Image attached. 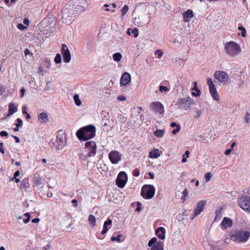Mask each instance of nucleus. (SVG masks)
Segmentation results:
<instances>
[{
    "label": "nucleus",
    "instance_id": "54",
    "mask_svg": "<svg viewBox=\"0 0 250 250\" xmlns=\"http://www.w3.org/2000/svg\"><path fill=\"white\" fill-rule=\"evenodd\" d=\"M25 56L27 57L28 55L32 54L30 51L28 49H26L24 51Z\"/></svg>",
    "mask_w": 250,
    "mask_h": 250
},
{
    "label": "nucleus",
    "instance_id": "25",
    "mask_svg": "<svg viewBox=\"0 0 250 250\" xmlns=\"http://www.w3.org/2000/svg\"><path fill=\"white\" fill-rule=\"evenodd\" d=\"M192 90H195V92H191V95L193 96L197 97L200 95V90L197 87V83L196 82H194V86L192 88Z\"/></svg>",
    "mask_w": 250,
    "mask_h": 250
},
{
    "label": "nucleus",
    "instance_id": "38",
    "mask_svg": "<svg viewBox=\"0 0 250 250\" xmlns=\"http://www.w3.org/2000/svg\"><path fill=\"white\" fill-rule=\"evenodd\" d=\"M157 239L156 237L151 238L148 243V246L149 247H152L153 245L157 244Z\"/></svg>",
    "mask_w": 250,
    "mask_h": 250
},
{
    "label": "nucleus",
    "instance_id": "9",
    "mask_svg": "<svg viewBox=\"0 0 250 250\" xmlns=\"http://www.w3.org/2000/svg\"><path fill=\"white\" fill-rule=\"evenodd\" d=\"M214 77L219 82L223 83H227L229 78L228 74L226 72L221 70L215 71Z\"/></svg>",
    "mask_w": 250,
    "mask_h": 250
},
{
    "label": "nucleus",
    "instance_id": "37",
    "mask_svg": "<svg viewBox=\"0 0 250 250\" xmlns=\"http://www.w3.org/2000/svg\"><path fill=\"white\" fill-rule=\"evenodd\" d=\"M55 62L57 63H60L62 62V57L60 54L58 53L56 54L55 59H54Z\"/></svg>",
    "mask_w": 250,
    "mask_h": 250
},
{
    "label": "nucleus",
    "instance_id": "57",
    "mask_svg": "<svg viewBox=\"0 0 250 250\" xmlns=\"http://www.w3.org/2000/svg\"><path fill=\"white\" fill-rule=\"evenodd\" d=\"M23 23L25 25H26L27 27L29 23V21L28 19H27V18H25L23 20Z\"/></svg>",
    "mask_w": 250,
    "mask_h": 250
},
{
    "label": "nucleus",
    "instance_id": "51",
    "mask_svg": "<svg viewBox=\"0 0 250 250\" xmlns=\"http://www.w3.org/2000/svg\"><path fill=\"white\" fill-rule=\"evenodd\" d=\"M192 17H183V21L184 22H188Z\"/></svg>",
    "mask_w": 250,
    "mask_h": 250
},
{
    "label": "nucleus",
    "instance_id": "60",
    "mask_svg": "<svg viewBox=\"0 0 250 250\" xmlns=\"http://www.w3.org/2000/svg\"><path fill=\"white\" fill-rule=\"evenodd\" d=\"M139 174H140V172H139V170H135L133 171V175L134 176L137 177L139 175Z\"/></svg>",
    "mask_w": 250,
    "mask_h": 250
},
{
    "label": "nucleus",
    "instance_id": "8",
    "mask_svg": "<svg viewBox=\"0 0 250 250\" xmlns=\"http://www.w3.org/2000/svg\"><path fill=\"white\" fill-rule=\"evenodd\" d=\"M207 82L208 86L209 92L213 99L215 101H218L219 100V95L212 80L210 78H208Z\"/></svg>",
    "mask_w": 250,
    "mask_h": 250
},
{
    "label": "nucleus",
    "instance_id": "12",
    "mask_svg": "<svg viewBox=\"0 0 250 250\" xmlns=\"http://www.w3.org/2000/svg\"><path fill=\"white\" fill-rule=\"evenodd\" d=\"M61 53L63 57L64 62L69 63L71 60V53L66 44H62L61 49Z\"/></svg>",
    "mask_w": 250,
    "mask_h": 250
},
{
    "label": "nucleus",
    "instance_id": "1",
    "mask_svg": "<svg viewBox=\"0 0 250 250\" xmlns=\"http://www.w3.org/2000/svg\"><path fill=\"white\" fill-rule=\"evenodd\" d=\"M229 238L236 245H244L250 238V231L246 229H237L230 232Z\"/></svg>",
    "mask_w": 250,
    "mask_h": 250
},
{
    "label": "nucleus",
    "instance_id": "22",
    "mask_svg": "<svg viewBox=\"0 0 250 250\" xmlns=\"http://www.w3.org/2000/svg\"><path fill=\"white\" fill-rule=\"evenodd\" d=\"M18 111V106L14 103H10L8 105V114L7 116H10Z\"/></svg>",
    "mask_w": 250,
    "mask_h": 250
},
{
    "label": "nucleus",
    "instance_id": "49",
    "mask_svg": "<svg viewBox=\"0 0 250 250\" xmlns=\"http://www.w3.org/2000/svg\"><path fill=\"white\" fill-rule=\"evenodd\" d=\"M131 32L132 34H133L134 37L135 38H137L138 36L139 31H138V29L134 28V29H132Z\"/></svg>",
    "mask_w": 250,
    "mask_h": 250
},
{
    "label": "nucleus",
    "instance_id": "42",
    "mask_svg": "<svg viewBox=\"0 0 250 250\" xmlns=\"http://www.w3.org/2000/svg\"><path fill=\"white\" fill-rule=\"evenodd\" d=\"M189 152L187 150L185 152V154L183 155V158L182 160V162L183 163H186L187 161V158L189 157Z\"/></svg>",
    "mask_w": 250,
    "mask_h": 250
},
{
    "label": "nucleus",
    "instance_id": "61",
    "mask_svg": "<svg viewBox=\"0 0 250 250\" xmlns=\"http://www.w3.org/2000/svg\"><path fill=\"white\" fill-rule=\"evenodd\" d=\"M232 151V149H227L225 151V155H229L230 153Z\"/></svg>",
    "mask_w": 250,
    "mask_h": 250
},
{
    "label": "nucleus",
    "instance_id": "2",
    "mask_svg": "<svg viewBox=\"0 0 250 250\" xmlns=\"http://www.w3.org/2000/svg\"><path fill=\"white\" fill-rule=\"evenodd\" d=\"M95 126L90 125L79 129L76 132V135L80 140L86 141L93 138L95 136Z\"/></svg>",
    "mask_w": 250,
    "mask_h": 250
},
{
    "label": "nucleus",
    "instance_id": "40",
    "mask_svg": "<svg viewBox=\"0 0 250 250\" xmlns=\"http://www.w3.org/2000/svg\"><path fill=\"white\" fill-rule=\"evenodd\" d=\"M122 237V234H120L117 235V237L112 236L111 238V241L112 242L117 241L118 242H121V237Z\"/></svg>",
    "mask_w": 250,
    "mask_h": 250
},
{
    "label": "nucleus",
    "instance_id": "47",
    "mask_svg": "<svg viewBox=\"0 0 250 250\" xmlns=\"http://www.w3.org/2000/svg\"><path fill=\"white\" fill-rule=\"evenodd\" d=\"M17 27L21 30H24V29L27 28V26L24 24H22V23H19L17 25Z\"/></svg>",
    "mask_w": 250,
    "mask_h": 250
},
{
    "label": "nucleus",
    "instance_id": "46",
    "mask_svg": "<svg viewBox=\"0 0 250 250\" xmlns=\"http://www.w3.org/2000/svg\"><path fill=\"white\" fill-rule=\"evenodd\" d=\"M168 90V88L167 86L161 85L159 87V91L163 93L164 92H166Z\"/></svg>",
    "mask_w": 250,
    "mask_h": 250
},
{
    "label": "nucleus",
    "instance_id": "35",
    "mask_svg": "<svg viewBox=\"0 0 250 250\" xmlns=\"http://www.w3.org/2000/svg\"><path fill=\"white\" fill-rule=\"evenodd\" d=\"M222 211L220 210H217L216 211V216H215V217L214 218V221L215 222H218L219 221L220 219L222 217Z\"/></svg>",
    "mask_w": 250,
    "mask_h": 250
},
{
    "label": "nucleus",
    "instance_id": "48",
    "mask_svg": "<svg viewBox=\"0 0 250 250\" xmlns=\"http://www.w3.org/2000/svg\"><path fill=\"white\" fill-rule=\"evenodd\" d=\"M17 123L16 124V125L17 127H21L22 125V120L20 118H18L17 120Z\"/></svg>",
    "mask_w": 250,
    "mask_h": 250
},
{
    "label": "nucleus",
    "instance_id": "13",
    "mask_svg": "<svg viewBox=\"0 0 250 250\" xmlns=\"http://www.w3.org/2000/svg\"><path fill=\"white\" fill-rule=\"evenodd\" d=\"M108 158L112 164H116L121 160L122 156L118 151L113 150L109 153Z\"/></svg>",
    "mask_w": 250,
    "mask_h": 250
},
{
    "label": "nucleus",
    "instance_id": "10",
    "mask_svg": "<svg viewBox=\"0 0 250 250\" xmlns=\"http://www.w3.org/2000/svg\"><path fill=\"white\" fill-rule=\"evenodd\" d=\"M85 146L86 149V151H88L87 154V157H92L96 154L97 147L95 142L93 141L87 142L85 144Z\"/></svg>",
    "mask_w": 250,
    "mask_h": 250
},
{
    "label": "nucleus",
    "instance_id": "52",
    "mask_svg": "<svg viewBox=\"0 0 250 250\" xmlns=\"http://www.w3.org/2000/svg\"><path fill=\"white\" fill-rule=\"evenodd\" d=\"M126 98L123 95H120L118 97V100L121 101H124L126 100Z\"/></svg>",
    "mask_w": 250,
    "mask_h": 250
},
{
    "label": "nucleus",
    "instance_id": "14",
    "mask_svg": "<svg viewBox=\"0 0 250 250\" xmlns=\"http://www.w3.org/2000/svg\"><path fill=\"white\" fill-rule=\"evenodd\" d=\"M149 20L147 17H135L132 20L133 23L138 26H143L146 25Z\"/></svg>",
    "mask_w": 250,
    "mask_h": 250
},
{
    "label": "nucleus",
    "instance_id": "30",
    "mask_svg": "<svg viewBox=\"0 0 250 250\" xmlns=\"http://www.w3.org/2000/svg\"><path fill=\"white\" fill-rule=\"evenodd\" d=\"M88 220L90 225L91 227H93L95 226V224L96 222V219L95 217L93 215H92V214L89 215V216L88 217Z\"/></svg>",
    "mask_w": 250,
    "mask_h": 250
},
{
    "label": "nucleus",
    "instance_id": "17",
    "mask_svg": "<svg viewBox=\"0 0 250 250\" xmlns=\"http://www.w3.org/2000/svg\"><path fill=\"white\" fill-rule=\"evenodd\" d=\"M204 247L207 250H220L219 245L216 243L212 242H204Z\"/></svg>",
    "mask_w": 250,
    "mask_h": 250
},
{
    "label": "nucleus",
    "instance_id": "34",
    "mask_svg": "<svg viewBox=\"0 0 250 250\" xmlns=\"http://www.w3.org/2000/svg\"><path fill=\"white\" fill-rule=\"evenodd\" d=\"M73 99L75 102V104H76V105L80 106L81 105L82 102L80 99L79 95L75 94L74 96Z\"/></svg>",
    "mask_w": 250,
    "mask_h": 250
},
{
    "label": "nucleus",
    "instance_id": "56",
    "mask_svg": "<svg viewBox=\"0 0 250 250\" xmlns=\"http://www.w3.org/2000/svg\"><path fill=\"white\" fill-rule=\"evenodd\" d=\"M51 248V245L50 244H48L46 246H45L44 247H43V248H42V250H48L49 249H50Z\"/></svg>",
    "mask_w": 250,
    "mask_h": 250
},
{
    "label": "nucleus",
    "instance_id": "16",
    "mask_svg": "<svg viewBox=\"0 0 250 250\" xmlns=\"http://www.w3.org/2000/svg\"><path fill=\"white\" fill-rule=\"evenodd\" d=\"M131 77L130 74L127 72L124 73L120 79V83L121 86H126L131 82Z\"/></svg>",
    "mask_w": 250,
    "mask_h": 250
},
{
    "label": "nucleus",
    "instance_id": "41",
    "mask_svg": "<svg viewBox=\"0 0 250 250\" xmlns=\"http://www.w3.org/2000/svg\"><path fill=\"white\" fill-rule=\"evenodd\" d=\"M129 7L127 5H125L121 10L122 15L124 16L126 13Z\"/></svg>",
    "mask_w": 250,
    "mask_h": 250
},
{
    "label": "nucleus",
    "instance_id": "58",
    "mask_svg": "<svg viewBox=\"0 0 250 250\" xmlns=\"http://www.w3.org/2000/svg\"><path fill=\"white\" fill-rule=\"evenodd\" d=\"M71 203L73 204V205L74 207H77V206H78V204H77L78 201H77V200L73 199L71 201Z\"/></svg>",
    "mask_w": 250,
    "mask_h": 250
},
{
    "label": "nucleus",
    "instance_id": "19",
    "mask_svg": "<svg viewBox=\"0 0 250 250\" xmlns=\"http://www.w3.org/2000/svg\"><path fill=\"white\" fill-rule=\"evenodd\" d=\"M223 229L230 228L232 226V221L229 217H224L220 224Z\"/></svg>",
    "mask_w": 250,
    "mask_h": 250
},
{
    "label": "nucleus",
    "instance_id": "29",
    "mask_svg": "<svg viewBox=\"0 0 250 250\" xmlns=\"http://www.w3.org/2000/svg\"><path fill=\"white\" fill-rule=\"evenodd\" d=\"M151 250H164L163 246L161 242H158L153 245L151 248Z\"/></svg>",
    "mask_w": 250,
    "mask_h": 250
},
{
    "label": "nucleus",
    "instance_id": "31",
    "mask_svg": "<svg viewBox=\"0 0 250 250\" xmlns=\"http://www.w3.org/2000/svg\"><path fill=\"white\" fill-rule=\"evenodd\" d=\"M112 57H113V59L114 61H115L116 62H119L121 60V59L122 58V55L121 53H120L119 52H117V53H114Z\"/></svg>",
    "mask_w": 250,
    "mask_h": 250
},
{
    "label": "nucleus",
    "instance_id": "21",
    "mask_svg": "<svg viewBox=\"0 0 250 250\" xmlns=\"http://www.w3.org/2000/svg\"><path fill=\"white\" fill-rule=\"evenodd\" d=\"M156 234L161 240L165 238L166 229L163 227H159L156 230Z\"/></svg>",
    "mask_w": 250,
    "mask_h": 250
},
{
    "label": "nucleus",
    "instance_id": "24",
    "mask_svg": "<svg viewBox=\"0 0 250 250\" xmlns=\"http://www.w3.org/2000/svg\"><path fill=\"white\" fill-rule=\"evenodd\" d=\"M60 20H62L63 23L66 24H70L74 21L73 17H61Z\"/></svg>",
    "mask_w": 250,
    "mask_h": 250
},
{
    "label": "nucleus",
    "instance_id": "26",
    "mask_svg": "<svg viewBox=\"0 0 250 250\" xmlns=\"http://www.w3.org/2000/svg\"><path fill=\"white\" fill-rule=\"evenodd\" d=\"M29 185V181L28 179L27 178L23 179L21 183V186H20V188L22 190H25L26 188H28Z\"/></svg>",
    "mask_w": 250,
    "mask_h": 250
},
{
    "label": "nucleus",
    "instance_id": "11",
    "mask_svg": "<svg viewBox=\"0 0 250 250\" xmlns=\"http://www.w3.org/2000/svg\"><path fill=\"white\" fill-rule=\"evenodd\" d=\"M127 181V176L124 171H121L119 173L116 179V184L118 187L124 188Z\"/></svg>",
    "mask_w": 250,
    "mask_h": 250
},
{
    "label": "nucleus",
    "instance_id": "63",
    "mask_svg": "<svg viewBox=\"0 0 250 250\" xmlns=\"http://www.w3.org/2000/svg\"><path fill=\"white\" fill-rule=\"evenodd\" d=\"M40 221V219L38 218H36L32 220V222L33 223H37Z\"/></svg>",
    "mask_w": 250,
    "mask_h": 250
},
{
    "label": "nucleus",
    "instance_id": "50",
    "mask_svg": "<svg viewBox=\"0 0 250 250\" xmlns=\"http://www.w3.org/2000/svg\"><path fill=\"white\" fill-rule=\"evenodd\" d=\"M181 126H177V127H176V129H174L173 130L172 133L173 135L176 134L177 133L179 132L180 130Z\"/></svg>",
    "mask_w": 250,
    "mask_h": 250
},
{
    "label": "nucleus",
    "instance_id": "45",
    "mask_svg": "<svg viewBox=\"0 0 250 250\" xmlns=\"http://www.w3.org/2000/svg\"><path fill=\"white\" fill-rule=\"evenodd\" d=\"M183 16H193V11L191 10L188 9L183 13Z\"/></svg>",
    "mask_w": 250,
    "mask_h": 250
},
{
    "label": "nucleus",
    "instance_id": "59",
    "mask_svg": "<svg viewBox=\"0 0 250 250\" xmlns=\"http://www.w3.org/2000/svg\"><path fill=\"white\" fill-rule=\"evenodd\" d=\"M21 97H23L24 96V94L25 92V88H23L21 90Z\"/></svg>",
    "mask_w": 250,
    "mask_h": 250
},
{
    "label": "nucleus",
    "instance_id": "36",
    "mask_svg": "<svg viewBox=\"0 0 250 250\" xmlns=\"http://www.w3.org/2000/svg\"><path fill=\"white\" fill-rule=\"evenodd\" d=\"M238 30L241 31V34L239 33L238 35H241L243 37H245L246 36V30L245 28L242 26H240L238 27Z\"/></svg>",
    "mask_w": 250,
    "mask_h": 250
},
{
    "label": "nucleus",
    "instance_id": "27",
    "mask_svg": "<svg viewBox=\"0 0 250 250\" xmlns=\"http://www.w3.org/2000/svg\"><path fill=\"white\" fill-rule=\"evenodd\" d=\"M111 224H112V220L110 219L108 220L107 221H105L104 223V227H103V230L102 231V234H104L107 232V231L108 230L107 226L111 225Z\"/></svg>",
    "mask_w": 250,
    "mask_h": 250
},
{
    "label": "nucleus",
    "instance_id": "5",
    "mask_svg": "<svg viewBox=\"0 0 250 250\" xmlns=\"http://www.w3.org/2000/svg\"><path fill=\"white\" fill-rule=\"evenodd\" d=\"M155 192V188L153 185H146L143 187L141 194L144 198L150 199L154 197Z\"/></svg>",
    "mask_w": 250,
    "mask_h": 250
},
{
    "label": "nucleus",
    "instance_id": "39",
    "mask_svg": "<svg viewBox=\"0 0 250 250\" xmlns=\"http://www.w3.org/2000/svg\"><path fill=\"white\" fill-rule=\"evenodd\" d=\"M154 54L157 56V58L160 59L163 56L164 53L161 50L157 49L155 51Z\"/></svg>",
    "mask_w": 250,
    "mask_h": 250
},
{
    "label": "nucleus",
    "instance_id": "23",
    "mask_svg": "<svg viewBox=\"0 0 250 250\" xmlns=\"http://www.w3.org/2000/svg\"><path fill=\"white\" fill-rule=\"evenodd\" d=\"M38 119L41 123H46L48 121L47 114L45 112H42L38 115Z\"/></svg>",
    "mask_w": 250,
    "mask_h": 250
},
{
    "label": "nucleus",
    "instance_id": "20",
    "mask_svg": "<svg viewBox=\"0 0 250 250\" xmlns=\"http://www.w3.org/2000/svg\"><path fill=\"white\" fill-rule=\"evenodd\" d=\"M161 154L162 152H160L158 149L154 148L149 152L148 157L151 159H157Z\"/></svg>",
    "mask_w": 250,
    "mask_h": 250
},
{
    "label": "nucleus",
    "instance_id": "32",
    "mask_svg": "<svg viewBox=\"0 0 250 250\" xmlns=\"http://www.w3.org/2000/svg\"><path fill=\"white\" fill-rule=\"evenodd\" d=\"M165 132V130L164 129H157L154 132V134L155 136L158 138H161L163 137Z\"/></svg>",
    "mask_w": 250,
    "mask_h": 250
},
{
    "label": "nucleus",
    "instance_id": "28",
    "mask_svg": "<svg viewBox=\"0 0 250 250\" xmlns=\"http://www.w3.org/2000/svg\"><path fill=\"white\" fill-rule=\"evenodd\" d=\"M203 109H196L194 111V118L198 119L201 117L203 114Z\"/></svg>",
    "mask_w": 250,
    "mask_h": 250
},
{
    "label": "nucleus",
    "instance_id": "7",
    "mask_svg": "<svg viewBox=\"0 0 250 250\" xmlns=\"http://www.w3.org/2000/svg\"><path fill=\"white\" fill-rule=\"evenodd\" d=\"M192 100L188 97L179 99L177 103L179 109L187 110L190 106Z\"/></svg>",
    "mask_w": 250,
    "mask_h": 250
},
{
    "label": "nucleus",
    "instance_id": "53",
    "mask_svg": "<svg viewBox=\"0 0 250 250\" xmlns=\"http://www.w3.org/2000/svg\"><path fill=\"white\" fill-rule=\"evenodd\" d=\"M0 135L2 137H6L8 135V133L5 131H1L0 132Z\"/></svg>",
    "mask_w": 250,
    "mask_h": 250
},
{
    "label": "nucleus",
    "instance_id": "43",
    "mask_svg": "<svg viewBox=\"0 0 250 250\" xmlns=\"http://www.w3.org/2000/svg\"><path fill=\"white\" fill-rule=\"evenodd\" d=\"M244 118L247 123H250V111L247 112L245 115Z\"/></svg>",
    "mask_w": 250,
    "mask_h": 250
},
{
    "label": "nucleus",
    "instance_id": "15",
    "mask_svg": "<svg viewBox=\"0 0 250 250\" xmlns=\"http://www.w3.org/2000/svg\"><path fill=\"white\" fill-rule=\"evenodd\" d=\"M206 204V201L203 200L197 203L196 207L194 211L193 217L192 218V219L197 216L203 211Z\"/></svg>",
    "mask_w": 250,
    "mask_h": 250
},
{
    "label": "nucleus",
    "instance_id": "33",
    "mask_svg": "<svg viewBox=\"0 0 250 250\" xmlns=\"http://www.w3.org/2000/svg\"><path fill=\"white\" fill-rule=\"evenodd\" d=\"M34 183L37 186L42 184L41 179L39 175H35L33 179Z\"/></svg>",
    "mask_w": 250,
    "mask_h": 250
},
{
    "label": "nucleus",
    "instance_id": "44",
    "mask_svg": "<svg viewBox=\"0 0 250 250\" xmlns=\"http://www.w3.org/2000/svg\"><path fill=\"white\" fill-rule=\"evenodd\" d=\"M212 177V174L210 172L207 173L205 175V178L206 182H208L210 181Z\"/></svg>",
    "mask_w": 250,
    "mask_h": 250
},
{
    "label": "nucleus",
    "instance_id": "6",
    "mask_svg": "<svg viewBox=\"0 0 250 250\" xmlns=\"http://www.w3.org/2000/svg\"><path fill=\"white\" fill-rule=\"evenodd\" d=\"M239 206L243 210L250 213V197L248 196H242L238 199Z\"/></svg>",
    "mask_w": 250,
    "mask_h": 250
},
{
    "label": "nucleus",
    "instance_id": "55",
    "mask_svg": "<svg viewBox=\"0 0 250 250\" xmlns=\"http://www.w3.org/2000/svg\"><path fill=\"white\" fill-rule=\"evenodd\" d=\"M0 152L2 154H4L5 151L3 148V143L0 142Z\"/></svg>",
    "mask_w": 250,
    "mask_h": 250
},
{
    "label": "nucleus",
    "instance_id": "3",
    "mask_svg": "<svg viewBox=\"0 0 250 250\" xmlns=\"http://www.w3.org/2000/svg\"><path fill=\"white\" fill-rule=\"evenodd\" d=\"M226 54L231 57H234L242 51L240 46L236 42L230 41L227 42L224 46Z\"/></svg>",
    "mask_w": 250,
    "mask_h": 250
},
{
    "label": "nucleus",
    "instance_id": "62",
    "mask_svg": "<svg viewBox=\"0 0 250 250\" xmlns=\"http://www.w3.org/2000/svg\"><path fill=\"white\" fill-rule=\"evenodd\" d=\"M170 126L172 127H177V126H180L179 125H177L176 122H172L170 124Z\"/></svg>",
    "mask_w": 250,
    "mask_h": 250
},
{
    "label": "nucleus",
    "instance_id": "64",
    "mask_svg": "<svg viewBox=\"0 0 250 250\" xmlns=\"http://www.w3.org/2000/svg\"><path fill=\"white\" fill-rule=\"evenodd\" d=\"M20 174V172L19 170H17L14 173V178H16L19 176Z\"/></svg>",
    "mask_w": 250,
    "mask_h": 250
},
{
    "label": "nucleus",
    "instance_id": "4",
    "mask_svg": "<svg viewBox=\"0 0 250 250\" xmlns=\"http://www.w3.org/2000/svg\"><path fill=\"white\" fill-rule=\"evenodd\" d=\"M52 144L53 148L57 150L63 148L67 144V136L65 132L62 130L58 131L56 141Z\"/></svg>",
    "mask_w": 250,
    "mask_h": 250
},
{
    "label": "nucleus",
    "instance_id": "18",
    "mask_svg": "<svg viewBox=\"0 0 250 250\" xmlns=\"http://www.w3.org/2000/svg\"><path fill=\"white\" fill-rule=\"evenodd\" d=\"M150 107L160 114H163L164 112V108L160 102H155L151 103Z\"/></svg>",
    "mask_w": 250,
    "mask_h": 250
}]
</instances>
